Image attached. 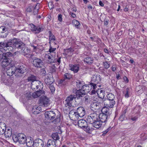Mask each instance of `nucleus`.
Segmentation results:
<instances>
[{"label":"nucleus","mask_w":147,"mask_h":147,"mask_svg":"<svg viewBox=\"0 0 147 147\" xmlns=\"http://www.w3.org/2000/svg\"><path fill=\"white\" fill-rule=\"evenodd\" d=\"M101 81V77L99 75H94L92 76L91 80L88 86H90V89L92 88L93 89L97 88V84L100 83Z\"/></svg>","instance_id":"1"},{"label":"nucleus","mask_w":147,"mask_h":147,"mask_svg":"<svg viewBox=\"0 0 147 147\" xmlns=\"http://www.w3.org/2000/svg\"><path fill=\"white\" fill-rule=\"evenodd\" d=\"M45 119L50 121L54 120L57 122H59L60 121V118L59 117L55 119L56 114L55 112L52 111H47L44 113Z\"/></svg>","instance_id":"2"},{"label":"nucleus","mask_w":147,"mask_h":147,"mask_svg":"<svg viewBox=\"0 0 147 147\" xmlns=\"http://www.w3.org/2000/svg\"><path fill=\"white\" fill-rule=\"evenodd\" d=\"M11 41L13 43V48L22 50L25 47V44L19 38H14L11 39Z\"/></svg>","instance_id":"3"},{"label":"nucleus","mask_w":147,"mask_h":147,"mask_svg":"<svg viewBox=\"0 0 147 147\" xmlns=\"http://www.w3.org/2000/svg\"><path fill=\"white\" fill-rule=\"evenodd\" d=\"M36 84H38V85L37 84L36 88V92H34V94H36L37 96H35V97H39L45 94L44 91L42 90L43 86L42 83L40 81H36Z\"/></svg>","instance_id":"4"},{"label":"nucleus","mask_w":147,"mask_h":147,"mask_svg":"<svg viewBox=\"0 0 147 147\" xmlns=\"http://www.w3.org/2000/svg\"><path fill=\"white\" fill-rule=\"evenodd\" d=\"M78 124L80 127L84 128L85 131L88 132L90 130V128L88 126L87 123L85 120L81 119L78 121Z\"/></svg>","instance_id":"5"},{"label":"nucleus","mask_w":147,"mask_h":147,"mask_svg":"<svg viewBox=\"0 0 147 147\" xmlns=\"http://www.w3.org/2000/svg\"><path fill=\"white\" fill-rule=\"evenodd\" d=\"M32 63L33 65L36 68H41L43 66L42 61L37 57H34Z\"/></svg>","instance_id":"6"},{"label":"nucleus","mask_w":147,"mask_h":147,"mask_svg":"<svg viewBox=\"0 0 147 147\" xmlns=\"http://www.w3.org/2000/svg\"><path fill=\"white\" fill-rule=\"evenodd\" d=\"M90 90V89H87V88H86L85 89L78 90L75 93V96L78 99H80L81 97L84 96L85 94V93L89 92Z\"/></svg>","instance_id":"7"},{"label":"nucleus","mask_w":147,"mask_h":147,"mask_svg":"<svg viewBox=\"0 0 147 147\" xmlns=\"http://www.w3.org/2000/svg\"><path fill=\"white\" fill-rule=\"evenodd\" d=\"M76 98L75 95L71 94L66 98L65 100L66 107H71L72 106V103L74 100Z\"/></svg>","instance_id":"8"},{"label":"nucleus","mask_w":147,"mask_h":147,"mask_svg":"<svg viewBox=\"0 0 147 147\" xmlns=\"http://www.w3.org/2000/svg\"><path fill=\"white\" fill-rule=\"evenodd\" d=\"M49 100L46 96L41 98L39 100V104L40 106L47 107L49 105Z\"/></svg>","instance_id":"9"},{"label":"nucleus","mask_w":147,"mask_h":147,"mask_svg":"<svg viewBox=\"0 0 147 147\" xmlns=\"http://www.w3.org/2000/svg\"><path fill=\"white\" fill-rule=\"evenodd\" d=\"M99 114L94 113L90 114L88 116V121H90V123L93 121H97L99 119Z\"/></svg>","instance_id":"10"},{"label":"nucleus","mask_w":147,"mask_h":147,"mask_svg":"<svg viewBox=\"0 0 147 147\" xmlns=\"http://www.w3.org/2000/svg\"><path fill=\"white\" fill-rule=\"evenodd\" d=\"M110 116L107 115V114H106L102 113H100L99 115V120L102 123H104L103 124V125L105 124L108 119L109 118Z\"/></svg>","instance_id":"11"},{"label":"nucleus","mask_w":147,"mask_h":147,"mask_svg":"<svg viewBox=\"0 0 147 147\" xmlns=\"http://www.w3.org/2000/svg\"><path fill=\"white\" fill-rule=\"evenodd\" d=\"M76 86L79 89L81 88L80 89H85V88H87V89H89L88 88L90 86H88V85H84V83L82 81L80 80H78L76 82Z\"/></svg>","instance_id":"12"},{"label":"nucleus","mask_w":147,"mask_h":147,"mask_svg":"<svg viewBox=\"0 0 147 147\" xmlns=\"http://www.w3.org/2000/svg\"><path fill=\"white\" fill-rule=\"evenodd\" d=\"M7 28L4 26L0 27V34L2 38H5L8 35L7 32Z\"/></svg>","instance_id":"13"},{"label":"nucleus","mask_w":147,"mask_h":147,"mask_svg":"<svg viewBox=\"0 0 147 147\" xmlns=\"http://www.w3.org/2000/svg\"><path fill=\"white\" fill-rule=\"evenodd\" d=\"M44 29V28L42 26H37L33 24L31 26V30L32 31H34L35 33H38L40 32L43 31Z\"/></svg>","instance_id":"14"},{"label":"nucleus","mask_w":147,"mask_h":147,"mask_svg":"<svg viewBox=\"0 0 147 147\" xmlns=\"http://www.w3.org/2000/svg\"><path fill=\"white\" fill-rule=\"evenodd\" d=\"M19 137V140L18 142L20 144H23L25 143L27 140H29V138H28L26 139V138L25 135L23 134H20Z\"/></svg>","instance_id":"15"},{"label":"nucleus","mask_w":147,"mask_h":147,"mask_svg":"<svg viewBox=\"0 0 147 147\" xmlns=\"http://www.w3.org/2000/svg\"><path fill=\"white\" fill-rule=\"evenodd\" d=\"M77 115L81 117H83L85 114L84 109L82 107H80L77 109Z\"/></svg>","instance_id":"16"},{"label":"nucleus","mask_w":147,"mask_h":147,"mask_svg":"<svg viewBox=\"0 0 147 147\" xmlns=\"http://www.w3.org/2000/svg\"><path fill=\"white\" fill-rule=\"evenodd\" d=\"M26 71V66L21 65L17 68H16L15 72L17 74L18 73L23 74Z\"/></svg>","instance_id":"17"},{"label":"nucleus","mask_w":147,"mask_h":147,"mask_svg":"<svg viewBox=\"0 0 147 147\" xmlns=\"http://www.w3.org/2000/svg\"><path fill=\"white\" fill-rule=\"evenodd\" d=\"M47 55L48 59L47 60L48 63L51 64L55 62L54 58L55 57L56 55H53L52 53H48Z\"/></svg>","instance_id":"18"},{"label":"nucleus","mask_w":147,"mask_h":147,"mask_svg":"<svg viewBox=\"0 0 147 147\" xmlns=\"http://www.w3.org/2000/svg\"><path fill=\"white\" fill-rule=\"evenodd\" d=\"M54 79L52 76L49 75L47 77H46L45 80V82L47 85H50L54 82Z\"/></svg>","instance_id":"19"},{"label":"nucleus","mask_w":147,"mask_h":147,"mask_svg":"<svg viewBox=\"0 0 147 147\" xmlns=\"http://www.w3.org/2000/svg\"><path fill=\"white\" fill-rule=\"evenodd\" d=\"M3 59V60L1 62V64L2 67L3 68L6 67L12 62V59Z\"/></svg>","instance_id":"20"},{"label":"nucleus","mask_w":147,"mask_h":147,"mask_svg":"<svg viewBox=\"0 0 147 147\" xmlns=\"http://www.w3.org/2000/svg\"><path fill=\"white\" fill-rule=\"evenodd\" d=\"M115 103V102L110 101L106 99H105L104 105L108 107L109 108H112Z\"/></svg>","instance_id":"21"},{"label":"nucleus","mask_w":147,"mask_h":147,"mask_svg":"<svg viewBox=\"0 0 147 147\" xmlns=\"http://www.w3.org/2000/svg\"><path fill=\"white\" fill-rule=\"evenodd\" d=\"M90 123L92 124L93 127L97 129H99L101 127L102 125H103L102 123L99 120V119L97 121H93Z\"/></svg>","instance_id":"22"},{"label":"nucleus","mask_w":147,"mask_h":147,"mask_svg":"<svg viewBox=\"0 0 147 147\" xmlns=\"http://www.w3.org/2000/svg\"><path fill=\"white\" fill-rule=\"evenodd\" d=\"M100 71L105 76H107L109 75L111 76V71L110 69L104 68L103 67H100L99 68Z\"/></svg>","instance_id":"23"},{"label":"nucleus","mask_w":147,"mask_h":147,"mask_svg":"<svg viewBox=\"0 0 147 147\" xmlns=\"http://www.w3.org/2000/svg\"><path fill=\"white\" fill-rule=\"evenodd\" d=\"M44 145V142L41 139H37L35 140L34 147H43Z\"/></svg>","instance_id":"24"},{"label":"nucleus","mask_w":147,"mask_h":147,"mask_svg":"<svg viewBox=\"0 0 147 147\" xmlns=\"http://www.w3.org/2000/svg\"><path fill=\"white\" fill-rule=\"evenodd\" d=\"M34 92L32 93L31 92H27L25 94V97L28 99H32L33 98H36L38 97H35L36 96V94H34Z\"/></svg>","instance_id":"25"},{"label":"nucleus","mask_w":147,"mask_h":147,"mask_svg":"<svg viewBox=\"0 0 147 147\" xmlns=\"http://www.w3.org/2000/svg\"><path fill=\"white\" fill-rule=\"evenodd\" d=\"M16 70V67H12L9 68L8 69H7L6 71V73L7 76H11L13 74H16L15 70Z\"/></svg>","instance_id":"26"},{"label":"nucleus","mask_w":147,"mask_h":147,"mask_svg":"<svg viewBox=\"0 0 147 147\" xmlns=\"http://www.w3.org/2000/svg\"><path fill=\"white\" fill-rule=\"evenodd\" d=\"M32 111L34 114H38L41 111V108L39 106H34L32 109Z\"/></svg>","instance_id":"27"},{"label":"nucleus","mask_w":147,"mask_h":147,"mask_svg":"<svg viewBox=\"0 0 147 147\" xmlns=\"http://www.w3.org/2000/svg\"><path fill=\"white\" fill-rule=\"evenodd\" d=\"M6 128V124L3 122L1 123H0V134H4Z\"/></svg>","instance_id":"28"},{"label":"nucleus","mask_w":147,"mask_h":147,"mask_svg":"<svg viewBox=\"0 0 147 147\" xmlns=\"http://www.w3.org/2000/svg\"><path fill=\"white\" fill-rule=\"evenodd\" d=\"M90 109L92 111L95 112H96L97 111L100 110L98 106L97 105H96V102H94L91 104Z\"/></svg>","instance_id":"29"},{"label":"nucleus","mask_w":147,"mask_h":147,"mask_svg":"<svg viewBox=\"0 0 147 147\" xmlns=\"http://www.w3.org/2000/svg\"><path fill=\"white\" fill-rule=\"evenodd\" d=\"M70 70L74 71L75 73L78 72L79 70V65L78 64H75L70 66Z\"/></svg>","instance_id":"30"},{"label":"nucleus","mask_w":147,"mask_h":147,"mask_svg":"<svg viewBox=\"0 0 147 147\" xmlns=\"http://www.w3.org/2000/svg\"><path fill=\"white\" fill-rule=\"evenodd\" d=\"M94 60V59L93 58L90 57H86L84 59V62L88 65H90L93 63Z\"/></svg>","instance_id":"31"},{"label":"nucleus","mask_w":147,"mask_h":147,"mask_svg":"<svg viewBox=\"0 0 147 147\" xmlns=\"http://www.w3.org/2000/svg\"><path fill=\"white\" fill-rule=\"evenodd\" d=\"M12 129L11 127L9 128L6 129L4 132L5 135L6 137L9 138L12 135Z\"/></svg>","instance_id":"32"},{"label":"nucleus","mask_w":147,"mask_h":147,"mask_svg":"<svg viewBox=\"0 0 147 147\" xmlns=\"http://www.w3.org/2000/svg\"><path fill=\"white\" fill-rule=\"evenodd\" d=\"M98 97L100 99H105L104 98V97L105 95V91L102 90H100V91H98L97 92Z\"/></svg>","instance_id":"33"},{"label":"nucleus","mask_w":147,"mask_h":147,"mask_svg":"<svg viewBox=\"0 0 147 147\" xmlns=\"http://www.w3.org/2000/svg\"><path fill=\"white\" fill-rule=\"evenodd\" d=\"M104 101L105 99H100L96 102V105H97L100 109L103 107L104 105Z\"/></svg>","instance_id":"34"},{"label":"nucleus","mask_w":147,"mask_h":147,"mask_svg":"<svg viewBox=\"0 0 147 147\" xmlns=\"http://www.w3.org/2000/svg\"><path fill=\"white\" fill-rule=\"evenodd\" d=\"M12 45L13 43L10 39L8 41L6 42V49H7L9 51L12 50L13 49Z\"/></svg>","instance_id":"35"},{"label":"nucleus","mask_w":147,"mask_h":147,"mask_svg":"<svg viewBox=\"0 0 147 147\" xmlns=\"http://www.w3.org/2000/svg\"><path fill=\"white\" fill-rule=\"evenodd\" d=\"M108 107L105 106V107H102L101 109V112L102 113H105L107 114V115H110L111 113L109 112V110Z\"/></svg>","instance_id":"36"},{"label":"nucleus","mask_w":147,"mask_h":147,"mask_svg":"<svg viewBox=\"0 0 147 147\" xmlns=\"http://www.w3.org/2000/svg\"><path fill=\"white\" fill-rule=\"evenodd\" d=\"M47 145L48 147H56L55 143L53 140H49Z\"/></svg>","instance_id":"37"},{"label":"nucleus","mask_w":147,"mask_h":147,"mask_svg":"<svg viewBox=\"0 0 147 147\" xmlns=\"http://www.w3.org/2000/svg\"><path fill=\"white\" fill-rule=\"evenodd\" d=\"M107 98L106 99L110 101H112L115 102V97L114 94L112 93H109L107 96Z\"/></svg>","instance_id":"38"},{"label":"nucleus","mask_w":147,"mask_h":147,"mask_svg":"<svg viewBox=\"0 0 147 147\" xmlns=\"http://www.w3.org/2000/svg\"><path fill=\"white\" fill-rule=\"evenodd\" d=\"M13 56L12 54L10 52H8L6 53H4L3 59H12L11 57H12Z\"/></svg>","instance_id":"39"},{"label":"nucleus","mask_w":147,"mask_h":147,"mask_svg":"<svg viewBox=\"0 0 147 147\" xmlns=\"http://www.w3.org/2000/svg\"><path fill=\"white\" fill-rule=\"evenodd\" d=\"M73 25L76 28L78 29L80 26V23L77 20H73L72 21Z\"/></svg>","instance_id":"40"},{"label":"nucleus","mask_w":147,"mask_h":147,"mask_svg":"<svg viewBox=\"0 0 147 147\" xmlns=\"http://www.w3.org/2000/svg\"><path fill=\"white\" fill-rule=\"evenodd\" d=\"M25 143H26L27 146L29 147H31L33 146H34V142L32 140L29 139V140H27Z\"/></svg>","instance_id":"41"},{"label":"nucleus","mask_w":147,"mask_h":147,"mask_svg":"<svg viewBox=\"0 0 147 147\" xmlns=\"http://www.w3.org/2000/svg\"><path fill=\"white\" fill-rule=\"evenodd\" d=\"M49 41H52L54 42L55 40V37L54 35L52 33L51 31H49Z\"/></svg>","instance_id":"42"},{"label":"nucleus","mask_w":147,"mask_h":147,"mask_svg":"<svg viewBox=\"0 0 147 147\" xmlns=\"http://www.w3.org/2000/svg\"><path fill=\"white\" fill-rule=\"evenodd\" d=\"M72 78V75L69 73H67L65 74L64 76V79L65 80H70Z\"/></svg>","instance_id":"43"},{"label":"nucleus","mask_w":147,"mask_h":147,"mask_svg":"<svg viewBox=\"0 0 147 147\" xmlns=\"http://www.w3.org/2000/svg\"><path fill=\"white\" fill-rule=\"evenodd\" d=\"M30 53V50L27 48H26L24 49L22 53L24 56H28Z\"/></svg>","instance_id":"44"},{"label":"nucleus","mask_w":147,"mask_h":147,"mask_svg":"<svg viewBox=\"0 0 147 147\" xmlns=\"http://www.w3.org/2000/svg\"><path fill=\"white\" fill-rule=\"evenodd\" d=\"M129 89L127 88L123 91V94L124 95L125 97L126 98H127L129 97Z\"/></svg>","instance_id":"45"},{"label":"nucleus","mask_w":147,"mask_h":147,"mask_svg":"<svg viewBox=\"0 0 147 147\" xmlns=\"http://www.w3.org/2000/svg\"><path fill=\"white\" fill-rule=\"evenodd\" d=\"M3 48L4 50L6 49V42H0V49H2Z\"/></svg>","instance_id":"46"},{"label":"nucleus","mask_w":147,"mask_h":147,"mask_svg":"<svg viewBox=\"0 0 147 147\" xmlns=\"http://www.w3.org/2000/svg\"><path fill=\"white\" fill-rule=\"evenodd\" d=\"M20 134L15 135L14 134L12 135V139L14 142H18L19 140V137Z\"/></svg>","instance_id":"47"},{"label":"nucleus","mask_w":147,"mask_h":147,"mask_svg":"<svg viewBox=\"0 0 147 147\" xmlns=\"http://www.w3.org/2000/svg\"><path fill=\"white\" fill-rule=\"evenodd\" d=\"M36 77L35 76L32 75L30 77H28V80L29 81H31L33 82H34V81H36Z\"/></svg>","instance_id":"48"},{"label":"nucleus","mask_w":147,"mask_h":147,"mask_svg":"<svg viewBox=\"0 0 147 147\" xmlns=\"http://www.w3.org/2000/svg\"><path fill=\"white\" fill-rule=\"evenodd\" d=\"M113 122H111L110 124L111 125L106 130L103 132L102 134L103 135H105L106 134H107L110 130L112 128L113 126L112 125Z\"/></svg>","instance_id":"49"},{"label":"nucleus","mask_w":147,"mask_h":147,"mask_svg":"<svg viewBox=\"0 0 147 147\" xmlns=\"http://www.w3.org/2000/svg\"><path fill=\"white\" fill-rule=\"evenodd\" d=\"M53 138L55 140L59 139V138L57 133H53L52 135Z\"/></svg>","instance_id":"50"},{"label":"nucleus","mask_w":147,"mask_h":147,"mask_svg":"<svg viewBox=\"0 0 147 147\" xmlns=\"http://www.w3.org/2000/svg\"><path fill=\"white\" fill-rule=\"evenodd\" d=\"M56 50V48H53L51 47V45L49 46V52L50 53H54L55 55H56V53L55 52H54Z\"/></svg>","instance_id":"51"},{"label":"nucleus","mask_w":147,"mask_h":147,"mask_svg":"<svg viewBox=\"0 0 147 147\" xmlns=\"http://www.w3.org/2000/svg\"><path fill=\"white\" fill-rule=\"evenodd\" d=\"M48 6L50 9H52L54 8V5L53 4V2L51 1L49 2L48 4Z\"/></svg>","instance_id":"52"},{"label":"nucleus","mask_w":147,"mask_h":147,"mask_svg":"<svg viewBox=\"0 0 147 147\" xmlns=\"http://www.w3.org/2000/svg\"><path fill=\"white\" fill-rule=\"evenodd\" d=\"M51 71L52 72H55L56 71V67L54 65H52L50 68Z\"/></svg>","instance_id":"53"},{"label":"nucleus","mask_w":147,"mask_h":147,"mask_svg":"<svg viewBox=\"0 0 147 147\" xmlns=\"http://www.w3.org/2000/svg\"><path fill=\"white\" fill-rule=\"evenodd\" d=\"M104 66L105 68L107 69L110 66V64H109L107 61L103 62Z\"/></svg>","instance_id":"54"},{"label":"nucleus","mask_w":147,"mask_h":147,"mask_svg":"<svg viewBox=\"0 0 147 147\" xmlns=\"http://www.w3.org/2000/svg\"><path fill=\"white\" fill-rule=\"evenodd\" d=\"M36 84V81L34 84H32V83H31V88L32 89H34L35 90H36V86H37V84Z\"/></svg>","instance_id":"55"},{"label":"nucleus","mask_w":147,"mask_h":147,"mask_svg":"<svg viewBox=\"0 0 147 147\" xmlns=\"http://www.w3.org/2000/svg\"><path fill=\"white\" fill-rule=\"evenodd\" d=\"M125 115L122 114L119 118V119L121 121H122L125 118Z\"/></svg>","instance_id":"56"},{"label":"nucleus","mask_w":147,"mask_h":147,"mask_svg":"<svg viewBox=\"0 0 147 147\" xmlns=\"http://www.w3.org/2000/svg\"><path fill=\"white\" fill-rule=\"evenodd\" d=\"M65 80L63 79L61 80L59 82V84H61V86L64 85L65 84Z\"/></svg>","instance_id":"57"},{"label":"nucleus","mask_w":147,"mask_h":147,"mask_svg":"<svg viewBox=\"0 0 147 147\" xmlns=\"http://www.w3.org/2000/svg\"><path fill=\"white\" fill-rule=\"evenodd\" d=\"M3 49H0V58L3 59L4 53L3 52Z\"/></svg>","instance_id":"58"},{"label":"nucleus","mask_w":147,"mask_h":147,"mask_svg":"<svg viewBox=\"0 0 147 147\" xmlns=\"http://www.w3.org/2000/svg\"><path fill=\"white\" fill-rule=\"evenodd\" d=\"M49 85V88L51 90V92H54L55 89L54 86L51 84H50Z\"/></svg>","instance_id":"59"},{"label":"nucleus","mask_w":147,"mask_h":147,"mask_svg":"<svg viewBox=\"0 0 147 147\" xmlns=\"http://www.w3.org/2000/svg\"><path fill=\"white\" fill-rule=\"evenodd\" d=\"M32 8H33L32 6L28 7L26 9L27 11L29 12H31L32 11Z\"/></svg>","instance_id":"60"},{"label":"nucleus","mask_w":147,"mask_h":147,"mask_svg":"<svg viewBox=\"0 0 147 147\" xmlns=\"http://www.w3.org/2000/svg\"><path fill=\"white\" fill-rule=\"evenodd\" d=\"M109 20L105 18L104 20V24L105 26H107L109 22Z\"/></svg>","instance_id":"61"},{"label":"nucleus","mask_w":147,"mask_h":147,"mask_svg":"<svg viewBox=\"0 0 147 147\" xmlns=\"http://www.w3.org/2000/svg\"><path fill=\"white\" fill-rule=\"evenodd\" d=\"M58 20L60 22H61L62 21V15L59 14L58 16Z\"/></svg>","instance_id":"62"},{"label":"nucleus","mask_w":147,"mask_h":147,"mask_svg":"<svg viewBox=\"0 0 147 147\" xmlns=\"http://www.w3.org/2000/svg\"><path fill=\"white\" fill-rule=\"evenodd\" d=\"M84 99L86 101L88 102L89 101L90 97L89 96H87L84 97Z\"/></svg>","instance_id":"63"},{"label":"nucleus","mask_w":147,"mask_h":147,"mask_svg":"<svg viewBox=\"0 0 147 147\" xmlns=\"http://www.w3.org/2000/svg\"><path fill=\"white\" fill-rule=\"evenodd\" d=\"M69 15H71V16L73 18H74L76 17V15L73 12H70L69 13Z\"/></svg>","instance_id":"64"}]
</instances>
